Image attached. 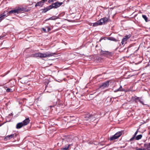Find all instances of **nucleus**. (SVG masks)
<instances>
[{"label": "nucleus", "mask_w": 150, "mask_h": 150, "mask_svg": "<svg viewBox=\"0 0 150 150\" xmlns=\"http://www.w3.org/2000/svg\"><path fill=\"white\" fill-rule=\"evenodd\" d=\"M28 10L26 7H18L17 8L12 10L9 12L5 11L4 12L0 14V22H1L4 18L7 16H10L11 14H13L15 15L23 12L24 11L27 12Z\"/></svg>", "instance_id": "1"}, {"label": "nucleus", "mask_w": 150, "mask_h": 150, "mask_svg": "<svg viewBox=\"0 0 150 150\" xmlns=\"http://www.w3.org/2000/svg\"><path fill=\"white\" fill-rule=\"evenodd\" d=\"M55 54V53H53L48 52L44 53H36L32 54L31 56L34 57H40L41 58H42L52 57Z\"/></svg>", "instance_id": "2"}, {"label": "nucleus", "mask_w": 150, "mask_h": 150, "mask_svg": "<svg viewBox=\"0 0 150 150\" xmlns=\"http://www.w3.org/2000/svg\"><path fill=\"white\" fill-rule=\"evenodd\" d=\"M108 21V19L107 18L105 17L103 18H101L100 20L98 21L97 22L93 23V26H97L98 25H101L103 24H104Z\"/></svg>", "instance_id": "3"}, {"label": "nucleus", "mask_w": 150, "mask_h": 150, "mask_svg": "<svg viewBox=\"0 0 150 150\" xmlns=\"http://www.w3.org/2000/svg\"><path fill=\"white\" fill-rule=\"evenodd\" d=\"M62 4V2L57 1V2L53 3L50 5V7H51L52 8H56L60 6Z\"/></svg>", "instance_id": "4"}, {"label": "nucleus", "mask_w": 150, "mask_h": 150, "mask_svg": "<svg viewBox=\"0 0 150 150\" xmlns=\"http://www.w3.org/2000/svg\"><path fill=\"white\" fill-rule=\"evenodd\" d=\"M132 98L136 102H137V100H138V101L143 105H147L146 104H144L143 101V100L142 97H139L135 96L134 97H132Z\"/></svg>", "instance_id": "5"}, {"label": "nucleus", "mask_w": 150, "mask_h": 150, "mask_svg": "<svg viewBox=\"0 0 150 150\" xmlns=\"http://www.w3.org/2000/svg\"><path fill=\"white\" fill-rule=\"evenodd\" d=\"M109 81H105L100 85L99 86V88L102 89L107 88L109 85Z\"/></svg>", "instance_id": "6"}, {"label": "nucleus", "mask_w": 150, "mask_h": 150, "mask_svg": "<svg viewBox=\"0 0 150 150\" xmlns=\"http://www.w3.org/2000/svg\"><path fill=\"white\" fill-rule=\"evenodd\" d=\"M100 53L101 54L107 57H109L112 56L111 52L108 51H104L101 50Z\"/></svg>", "instance_id": "7"}, {"label": "nucleus", "mask_w": 150, "mask_h": 150, "mask_svg": "<svg viewBox=\"0 0 150 150\" xmlns=\"http://www.w3.org/2000/svg\"><path fill=\"white\" fill-rule=\"evenodd\" d=\"M73 139L71 138V137L70 136H65L64 137V138L63 139V140H66L67 142H71Z\"/></svg>", "instance_id": "8"}, {"label": "nucleus", "mask_w": 150, "mask_h": 150, "mask_svg": "<svg viewBox=\"0 0 150 150\" xmlns=\"http://www.w3.org/2000/svg\"><path fill=\"white\" fill-rule=\"evenodd\" d=\"M14 136H16V134H12L11 135H7L5 138L4 140H9L13 138Z\"/></svg>", "instance_id": "9"}, {"label": "nucleus", "mask_w": 150, "mask_h": 150, "mask_svg": "<svg viewBox=\"0 0 150 150\" xmlns=\"http://www.w3.org/2000/svg\"><path fill=\"white\" fill-rule=\"evenodd\" d=\"M30 120L29 118L26 119L25 120L23 121L22 122V123L24 126L27 125L30 122Z\"/></svg>", "instance_id": "10"}, {"label": "nucleus", "mask_w": 150, "mask_h": 150, "mask_svg": "<svg viewBox=\"0 0 150 150\" xmlns=\"http://www.w3.org/2000/svg\"><path fill=\"white\" fill-rule=\"evenodd\" d=\"M24 126L22 122L18 123L16 126V128L17 129H19L21 128L22 127Z\"/></svg>", "instance_id": "11"}, {"label": "nucleus", "mask_w": 150, "mask_h": 150, "mask_svg": "<svg viewBox=\"0 0 150 150\" xmlns=\"http://www.w3.org/2000/svg\"><path fill=\"white\" fill-rule=\"evenodd\" d=\"M44 2H43L42 1H40L39 2H38L35 5V7H37L38 6H41L42 7L43 5Z\"/></svg>", "instance_id": "12"}, {"label": "nucleus", "mask_w": 150, "mask_h": 150, "mask_svg": "<svg viewBox=\"0 0 150 150\" xmlns=\"http://www.w3.org/2000/svg\"><path fill=\"white\" fill-rule=\"evenodd\" d=\"M50 5L49 6H47L46 8H45L44 9H42L43 11L42 12L45 13L47 11L49 10H50L52 9L51 7H50Z\"/></svg>", "instance_id": "13"}, {"label": "nucleus", "mask_w": 150, "mask_h": 150, "mask_svg": "<svg viewBox=\"0 0 150 150\" xmlns=\"http://www.w3.org/2000/svg\"><path fill=\"white\" fill-rule=\"evenodd\" d=\"M122 131L118 132L115 133L114 135H116L115 136L117 137V138H118L122 134Z\"/></svg>", "instance_id": "14"}, {"label": "nucleus", "mask_w": 150, "mask_h": 150, "mask_svg": "<svg viewBox=\"0 0 150 150\" xmlns=\"http://www.w3.org/2000/svg\"><path fill=\"white\" fill-rule=\"evenodd\" d=\"M71 145V144H69L68 145H66L62 147L61 149L62 150H67L68 149L69 146Z\"/></svg>", "instance_id": "15"}, {"label": "nucleus", "mask_w": 150, "mask_h": 150, "mask_svg": "<svg viewBox=\"0 0 150 150\" xmlns=\"http://www.w3.org/2000/svg\"><path fill=\"white\" fill-rule=\"evenodd\" d=\"M138 129L137 131L134 133V134L133 135V137L130 139L129 140L130 141H133L135 139V137L136 136V135L138 133Z\"/></svg>", "instance_id": "16"}, {"label": "nucleus", "mask_w": 150, "mask_h": 150, "mask_svg": "<svg viewBox=\"0 0 150 150\" xmlns=\"http://www.w3.org/2000/svg\"><path fill=\"white\" fill-rule=\"evenodd\" d=\"M144 146L148 150H150V142L148 144H145Z\"/></svg>", "instance_id": "17"}, {"label": "nucleus", "mask_w": 150, "mask_h": 150, "mask_svg": "<svg viewBox=\"0 0 150 150\" xmlns=\"http://www.w3.org/2000/svg\"><path fill=\"white\" fill-rule=\"evenodd\" d=\"M116 135H113L112 136L110 137L109 138V139L110 141H112L115 139H117V137L115 136Z\"/></svg>", "instance_id": "18"}, {"label": "nucleus", "mask_w": 150, "mask_h": 150, "mask_svg": "<svg viewBox=\"0 0 150 150\" xmlns=\"http://www.w3.org/2000/svg\"><path fill=\"white\" fill-rule=\"evenodd\" d=\"M124 91V90L122 88V86H120V87L119 88H118L117 89L115 90L114 91L115 92H116L118 91Z\"/></svg>", "instance_id": "19"}, {"label": "nucleus", "mask_w": 150, "mask_h": 150, "mask_svg": "<svg viewBox=\"0 0 150 150\" xmlns=\"http://www.w3.org/2000/svg\"><path fill=\"white\" fill-rule=\"evenodd\" d=\"M58 18V17L56 16H52V17L49 18L47 19V20H55Z\"/></svg>", "instance_id": "20"}, {"label": "nucleus", "mask_w": 150, "mask_h": 150, "mask_svg": "<svg viewBox=\"0 0 150 150\" xmlns=\"http://www.w3.org/2000/svg\"><path fill=\"white\" fill-rule=\"evenodd\" d=\"M142 137V134H139L137 136H136L135 138L136 140H138L141 139Z\"/></svg>", "instance_id": "21"}, {"label": "nucleus", "mask_w": 150, "mask_h": 150, "mask_svg": "<svg viewBox=\"0 0 150 150\" xmlns=\"http://www.w3.org/2000/svg\"><path fill=\"white\" fill-rule=\"evenodd\" d=\"M107 39L109 40L113 41L115 42L117 41L116 39L113 37H108L107 38Z\"/></svg>", "instance_id": "22"}, {"label": "nucleus", "mask_w": 150, "mask_h": 150, "mask_svg": "<svg viewBox=\"0 0 150 150\" xmlns=\"http://www.w3.org/2000/svg\"><path fill=\"white\" fill-rule=\"evenodd\" d=\"M142 18L144 19L146 22H147L148 21V18L145 15H142Z\"/></svg>", "instance_id": "23"}, {"label": "nucleus", "mask_w": 150, "mask_h": 150, "mask_svg": "<svg viewBox=\"0 0 150 150\" xmlns=\"http://www.w3.org/2000/svg\"><path fill=\"white\" fill-rule=\"evenodd\" d=\"M131 37V34H129L127 35H126L124 37L126 38V39L128 40V39L129 38Z\"/></svg>", "instance_id": "24"}, {"label": "nucleus", "mask_w": 150, "mask_h": 150, "mask_svg": "<svg viewBox=\"0 0 150 150\" xmlns=\"http://www.w3.org/2000/svg\"><path fill=\"white\" fill-rule=\"evenodd\" d=\"M6 91L7 92H11L12 91V90L9 88H8L6 89Z\"/></svg>", "instance_id": "25"}, {"label": "nucleus", "mask_w": 150, "mask_h": 150, "mask_svg": "<svg viewBox=\"0 0 150 150\" xmlns=\"http://www.w3.org/2000/svg\"><path fill=\"white\" fill-rule=\"evenodd\" d=\"M54 1H55V0H49L48 1V2L49 4H51L52 2H53Z\"/></svg>", "instance_id": "26"}, {"label": "nucleus", "mask_w": 150, "mask_h": 150, "mask_svg": "<svg viewBox=\"0 0 150 150\" xmlns=\"http://www.w3.org/2000/svg\"><path fill=\"white\" fill-rule=\"evenodd\" d=\"M126 38H125V37H124L122 38V40H123L124 42L126 41L127 40Z\"/></svg>", "instance_id": "27"}, {"label": "nucleus", "mask_w": 150, "mask_h": 150, "mask_svg": "<svg viewBox=\"0 0 150 150\" xmlns=\"http://www.w3.org/2000/svg\"><path fill=\"white\" fill-rule=\"evenodd\" d=\"M47 31H49L51 29L49 27H47Z\"/></svg>", "instance_id": "28"}, {"label": "nucleus", "mask_w": 150, "mask_h": 150, "mask_svg": "<svg viewBox=\"0 0 150 150\" xmlns=\"http://www.w3.org/2000/svg\"><path fill=\"white\" fill-rule=\"evenodd\" d=\"M124 42H125L123 40H122L121 43L122 45L124 44Z\"/></svg>", "instance_id": "29"}, {"label": "nucleus", "mask_w": 150, "mask_h": 150, "mask_svg": "<svg viewBox=\"0 0 150 150\" xmlns=\"http://www.w3.org/2000/svg\"><path fill=\"white\" fill-rule=\"evenodd\" d=\"M42 30L43 31L45 32H46V30L44 28H42Z\"/></svg>", "instance_id": "30"}, {"label": "nucleus", "mask_w": 150, "mask_h": 150, "mask_svg": "<svg viewBox=\"0 0 150 150\" xmlns=\"http://www.w3.org/2000/svg\"><path fill=\"white\" fill-rule=\"evenodd\" d=\"M42 1L43 2H46V1H47V0H42Z\"/></svg>", "instance_id": "31"}, {"label": "nucleus", "mask_w": 150, "mask_h": 150, "mask_svg": "<svg viewBox=\"0 0 150 150\" xmlns=\"http://www.w3.org/2000/svg\"><path fill=\"white\" fill-rule=\"evenodd\" d=\"M91 116H90V117H88V120L90 119L91 118Z\"/></svg>", "instance_id": "32"}, {"label": "nucleus", "mask_w": 150, "mask_h": 150, "mask_svg": "<svg viewBox=\"0 0 150 150\" xmlns=\"http://www.w3.org/2000/svg\"><path fill=\"white\" fill-rule=\"evenodd\" d=\"M103 39V38H101L100 39L99 41H100H100H101V40H102Z\"/></svg>", "instance_id": "33"}, {"label": "nucleus", "mask_w": 150, "mask_h": 150, "mask_svg": "<svg viewBox=\"0 0 150 150\" xmlns=\"http://www.w3.org/2000/svg\"><path fill=\"white\" fill-rule=\"evenodd\" d=\"M0 86H3V85H0Z\"/></svg>", "instance_id": "34"}, {"label": "nucleus", "mask_w": 150, "mask_h": 150, "mask_svg": "<svg viewBox=\"0 0 150 150\" xmlns=\"http://www.w3.org/2000/svg\"><path fill=\"white\" fill-rule=\"evenodd\" d=\"M1 38V37H0V39Z\"/></svg>", "instance_id": "35"}, {"label": "nucleus", "mask_w": 150, "mask_h": 150, "mask_svg": "<svg viewBox=\"0 0 150 150\" xmlns=\"http://www.w3.org/2000/svg\"><path fill=\"white\" fill-rule=\"evenodd\" d=\"M149 62H150V60H149Z\"/></svg>", "instance_id": "36"}]
</instances>
